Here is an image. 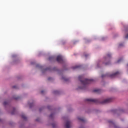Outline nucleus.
I'll return each instance as SVG.
<instances>
[{"label": "nucleus", "mask_w": 128, "mask_h": 128, "mask_svg": "<svg viewBox=\"0 0 128 128\" xmlns=\"http://www.w3.org/2000/svg\"><path fill=\"white\" fill-rule=\"evenodd\" d=\"M112 102V100L110 98L106 99L103 102H100V104H108L110 102Z\"/></svg>", "instance_id": "nucleus-5"}, {"label": "nucleus", "mask_w": 128, "mask_h": 128, "mask_svg": "<svg viewBox=\"0 0 128 128\" xmlns=\"http://www.w3.org/2000/svg\"><path fill=\"white\" fill-rule=\"evenodd\" d=\"M4 106H6V104H8V102H4L3 103Z\"/></svg>", "instance_id": "nucleus-17"}, {"label": "nucleus", "mask_w": 128, "mask_h": 128, "mask_svg": "<svg viewBox=\"0 0 128 128\" xmlns=\"http://www.w3.org/2000/svg\"><path fill=\"white\" fill-rule=\"evenodd\" d=\"M94 92H96L97 94H100L102 90L100 89H94L93 90Z\"/></svg>", "instance_id": "nucleus-8"}, {"label": "nucleus", "mask_w": 128, "mask_h": 128, "mask_svg": "<svg viewBox=\"0 0 128 128\" xmlns=\"http://www.w3.org/2000/svg\"><path fill=\"white\" fill-rule=\"evenodd\" d=\"M52 80V78L50 77L48 78V80Z\"/></svg>", "instance_id": "nucleus-25"}, {"label": "nucleus", "mask_w": 128, "mask_h": 128, "mask_svg": "<svg viewBox=\"0 0 128 128\" xmlns=\"http://www.w3.org/2000/svg\"><path fill=\"white\" fill-rule=\"evenodd\" d=\"M53 94H58V91L54 90V91Z\"/></svg>", "instance_id": "nucleus-14"}, {"label": "nucleus", "mask_w": 128, "mask_h": 128, "mask_svg": "<svg viewBox=\"0 0 128 128\" xmlns=\"http://www.w3.org/2000/svg\"><path fill=\"white\" fill-rule=\"evenodd\" d=\"M13 88H16V86H12Z\"/></svg>", "instance_id": "nucleus-27"}, {"label": "nucleus", "mask_w": 128, "mask_h": 128, "mask_svg": "<svg viewBox=\"0 0 128 128\" xmlns=\"http://www.w3.org/2000/svg\"><path fill=\"white\" fill-rule=\"evenodd\" d=\"M62 80H64L65 82H68V79L66 78V77H62Z\"/></svg>", "instance_id": "nucleus-12"}, {"label": "nucleus", "mask_w": 128, "mask_h": 128, "mask_svg": "<svg viewBox=\"0 0 128 128\" xmlns=\"http://www.w3.org/2000/svg\"><path fill=\"white\" fill-rule=\"evenodd\" d=\"M48 60H54V56H52L49 57Z\"/></svg>", "instance_id": "nucleus-15"}, {"label": "nucleus", "mask_w": 128, "mask_h": 128, "mask_svg": "<svg viewBox=\"0 0 128 128\" xmlns=\"http://www.w3.org/2000/svg\"><path fill=\"white\" fill-rule=\"evenodd\" d=\"M48 109H50V106H48Z\"/></svg>", "instance_id": "nucleus-29"}, {"label": "nucleus", "mask_w": 128, "mask_h": 128, "mask_svg": "<svg viewBox=\"0 0 128 128\" xmlns=\"http://www.w3.org/2000/svg\"><path fill=\"white\" fill-rule=\"evenodd\" d=\"M86 101L88 102H94L95 104H98V102H100V101L98 99L86 98Z\"/></svg>", "instance_id": "nucleus-3"}, {"label": "nucleus", "mask_w": 128, "mask_h": 128, "mask_svg": "<svg viewBox=\"0 0 128 128\" xmlns=\"http://www.w3.org/2000/svg\"><path fill=\"white\" fill-rule=\"evenodd\" d=\"M122 58L119 59V60L117 61V63H118V64H120V62H122Z\"/></svg>", "instance_id": "nucleus-16"}, {"label": "nucleus", "mask_w": 128, "mask_h": 128, "mask_svg": "<svg viewBox=\"0 0 128 128\" xmlns=\"http://www.w3.org/2000/svg\"><path fill=\"white\" fill-rule=\"evenodd\" d=\"M108 64H110V62L105 63V66H108Z\"/></svg>", "instance_id": "nucleus-21"}, {"label": "nucleus", "mask_w": 128, "mask_h": 128, "mask_svg": "<svg viewBox=\"0 0 128 128\" xmlns=\"http://www.w3.org/2000/svg\"><path fill=\"white\" fill-rule=\"evenodd\" d=\"M52 116H54V114H51L50 116V118H52Z\"/></svg>", "instance_id": "nucleus-22"}, {"label": "nucleus", "mask_w": 128, "mask_h": 128, "mask_svg": "<svg viewBox=\"0 0 128 128\" xmlns=\"http://www.w3.org/2000/svg\"><path fill=\"white\" fill-rule=\"evenodd\" d=\"M22 118H23L25 120H26V116H24V114H22Z\"/></svg>", "instance_id": "nucleus-11"}, {"label": "nucleus", "mask_w": 128, "mask_h": 128, "mask_svg": "<svg viewBox=\"0 0 128 128\" xmlns=\"http://www.w3.org/2000/svg\"><path fill=\"white\" fill-rule=\"evenodd\" d=\"M108 123L109 124H114V122H112V120L108 121Z\"/></svg>", "instance_id": "nucleus-19"}, {"label": "nucleus", "mask_w": 128, "mask_h": 128, "mask_svg": "<svg viewBox=\"0 0 128 128\" xmlns=\"http://www.w3.org/2000/svg\"><path fill=\"white\" fill-rule=\"evenodd\" d=\"M124 46V44H119V46Z\"/></svg>", "instance_id": "nucleus-24"}, {"label": "nucleus", "mask_w": 128, "mask_h": 128, "mask_svg": "<svg viewBox=\"0 0 128 128\" xmlns=\"http://www.w3.org/2000/svg\"><path fill=\"white\" fill-rule=\"evenodd\" d=\"M79 80H80L83 86H86V84H91L92 82H94L92 79H84L82 76H78Z\"/></svg>", "instance_id": "nucleus-1"}, {"label": "nucleus", "mask_w": 128, "mask_h": 128, "mask_svg": "<svg viewBox=\"0 0 128 128\" xmlns=\"http://www.w3.org/2000/svg\"><path fill=\"white\" fill-rule=\"evenodd\" d=\"M80 68V66H75L72 67L73 70H76V68Z\"/></svg>", "instance_id": "nucleus-10"}, {"label": "nucleus", "mask_w": 128, "mask_h": 128, "mask_svg": "<svg viewBox=\"0 0 128 128\" xmlns=\"http://www.w3.org/2000/svg\"><path fill=\"white\" fill-rule=\"evenodd\" d=\"M18 98H20V97H18V96L14 98V100H18Z\"/></svg>", "instance_id": "nucleus-23"}, {"label": "nucleus", "mask_w": 128, "mask_h": 128, "mask_svg": "<svg viewBox=\"0 0 128 128\" xmlns=\"http://www.w3.org/2000/svg\"><path fill=\"white\" fill-rule=\"evenodd\" d=\"M44 90H42L41 91V94H44Z\"/></svg>", "instance_id": "nucleus-26"}, {"label": "nucleus", "mask_w": 128, "mask_h": 128, "mask_svg": "<svg viewBox=\"0 0 128 128\" xmlns=\"http://www.w3.org/2000/svg\"><path fill=\"white\" fill-rule=\"evenodd\" d=\"M78 120L80 122H86L84 118H78Z\"/></svg>", "instance_id": "nucleus-9"}, {"label": "nucleus", "mask_w": 128, "mask_h": 128, "mask_svg": "<svg viewBox=\"0 0 128 128\" xmlns=\"http://www.w3.org/2000/svg\"><path fill=\"white\" fill-rule=\"evenodd\" d=\"M42 108H40V109H39V110H40V112H42Z\"/></svg>", "instance_id": "nucleus-28"}, {"label": "nucleus", "mask_w": 128, "mask_h": 128, "mask_svg": "<svg viewBox=\"0 0 128 128\" xmlns=\"http://www.w3.org/2000/svg\"><path fill=\"white\" fill-rule=\"evenodd\" d=\"M36 122H38V119H36Z\"/></svg>", "instance_id": "nucleus-32"}, {"label": "nucleus", "mask_w": 128, "mask_h": 128, "mask_svg": "<svg viewBox=\"0 0 128 128\" xmlns=\"http://www.w3.org/2000/svg\"><path fill=\"white\" fill-rule=\"evenodd\" d=\"M120 74V72H117L112 74L109 75L108 74H103L102 75V78H106V76H110V78H115V76H118V74Z\"/></svg>", "instance_id": "nucleus-2"}, {"label": "nucleus", "mask_w": 128, "mask_h": 128, "mask_svg": "<svg viewBox=\"0 0 128 128\" xmlns=\"http://www.w3.org/2000/svg\"><path fill=\"white\" fill-rule=\"evenodd\" d=\"M16 112V108H13V111L11 112V114H14Z\"/></svg>", "instance_id": "nucleus-13"}, {"label": "nucleus", "mask_w": 128, "mask_h": 128, "mask_svg": "<svg viewBox=\"0 0 128 128\" xmlns=\"http://www.w3.org/2000/svg\"><path fill=\"white\" fill-rule=\"evenodd\" d=\"M110 58H112V54H108L106 55V57L104 58V59L105 60H110Z\"/></svg>", "instance_id": "nucleus-6"}, {"label": "nucleus", "mask_w": 128, "mask_h": 128, "mask_svg": "<svg viewBox=\"0 0 128 128\" xmlns=\"http://www.w3.org/2000/svg\"><path fill=\"white\" fill-rule=\"evenodd\" d=\"M56 60L58 62H60V64L64 62V59L62 56H58L56 58Z\"/></svg>", "instance_id": "nucleus-4"}, {"label": "nucleus", "mask_w": 128, "mask_h": 128, "mask_svg": "<svg viewBox=\"0 0 128 128\" xmlns=\"http://www.w3.org/2000/svg\"><path fill=\"white\" fill-rule=\"evenodd\" d=\"M34 104H30L29 106H30V108H32V106Z\"/></svg>", "instance_id": "nucleus-20"}, {"label": "nucleus", "mask_w": 128, "mask_h": 128, "mask_svg": "<svg viewBox=\"0 0 128 128\" xmlns=\"http://www.w3.org/2000/svg\"><path fill=\"white\" fill-rule=\"evenodd\" d=\"M56 124H52V126L53 128H56Z\"/></svg>", "instance_id": "nucleus-18"}, {"label": "nucleus", "mask_w": 128, "mask_h": 128, "mask_svg": "<svg viewBox=\"0 0 128 128\" xmlns=\"http://www.w3.org/2000/svg\"><path fill=\"white\" fill-rule=\"evenodd\" d=\"M82 90H83L84 88H80Z\"/></svg>", "instance_id": "nucleus-31"}, {"label": "nucleus", "mask_w": 128, "mask_h": 128, "mask_svg": "<svg viewBox=\"0 0 128 128\" xmlns=\"http://www.w3.org/2000/svg\"><path fill=\"white\" fill-rule=\"evenodd\" d=\"M88 55H85L86 58L88 56Z\"/></svg>", "instance_id": "nucleus-30"}, {"label": "nucleus", "mask_w": 128, "mask_h": 128, "mask_svg": "<svg viewBox=\"0 0 128 128\" xmlns=\"http://www.w3.org/2000/svg\"><path fill=\"white\" fill-rule=\"evenodd\" d=\"M65 126L66 128H70V122L68 120Z\"/></svg>", "instance_id": "nucleus-7"}]
</instances>
